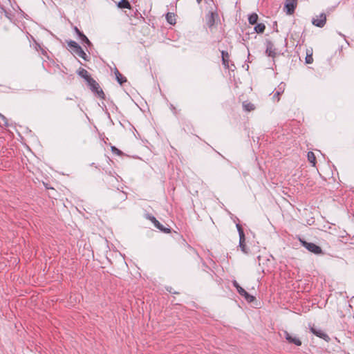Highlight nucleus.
I'll list each match as a JSON object with an SVG mask.
<instances>
[{"mask_svg": "<svg viewBox=\"0 0 354 354\" xmlns=\"http://www.w3.org/2000/svg\"><path fill=\"white\" fill-rule=\"evenodd\" d=\"M68 46L71 49L72 53L77 55L84 60H87V55L82 47L75 41H67Z\"/></svg>", "mask_w": 354, "mask_h": 354, "instance_id": "obj_1", "label": "nucleus"}, {"mask_svg": "<svg viewBox=\"0 0 354 354\" xmlns=\"http://www.w3.org/2000/svg\"><path fill=\"white\" fill-rule=\"evenodd\" d=\"M300 242H301V245L305 248H306L309 252H310L313 254H323V251L319 245H317L313 243H309V242H307V241L301 240V239H300Z\"/></svg>", "mask_w": 354, "mask_h": 354, "instance_id": "obj_2", "label": "nucleus"}, {"mask_svg": "<svg viewBox=\"0 0 354 354\" xmlns=\"http://www.w3.org/2000/svg\"><path fill=\"white\" fill-rule=\"evenodd\" d=\"M236 227L239 235V247L241 248L242 252L247 254L248 253V249L247 248L245 245V237L243 230L242 229V227L239 224L236 225Z\"/></svg>", "mask_w": 354, "mask_h": 354, "instance_id": "obj_3", "label": "nucleus"}, {"mask_svg": "<svg viewBox=\"0 0 354 354\" xmlns=\"http://www.w3.org/2000/svg\"><path fill=\"white\" fill-rule=\"evenodd\" d=\"M88 84L90 86L91 91L97 93L99 97L102 99L104 98V93L103 91L100 88L98 83L93 78L90 80V81L88 82Z\"/></svg>", "mask_w": 354, "mask_h": 354, "instance_id": "obj_4", "label": "nucleus"}, {"mask_svg": "<svg viewBox=\"0 0 354 354\" xmlns=\"http://www.w3.org/2000/svg\"><path fill=\"white\" fill-rule=\"evenodd\" d=\"M283 334L284 338L288 342V343L294 344L297 346L301 345V341L296 337H292L288 331L283 330Z\"/></svg>", "mask_w": 354, "mask_h": 354, "instance_id": "obj_5", "label": "nucleus"}, {"mask_svg": "<svg viewBox=\"0 0 354 354\" xmlns=\"http://www.w3.org/2000/svg\"><path fill=\"white\" fill-rule=\"evenodd\" d=\"M326 21V15L322 13L319 16H317L316 19H313L312 22L315 26L322 28Z\"/></svg>", "mask_w": 354, "mask_h": 354, "instance_id": "obj_6", "label": "nucleus"}, {"mask_svg": "<svg viewBox=\"0 0 354 354\" xmlns=\"http://www.w3.org/2000/svg\"><path fill=\"white\" fill-rule=\"evenodd\" d=\"M296 6L295 0H286L285 4V8L288 15H292L294 13L295 8Z\"/></svg>", "mask_w": 354, "mask_h": 354, "instance_id": "obj_7", "label": "nucleus"}, {"mask_svg": "<svg viewBox=\"0 0 354 354\" xmlns=\"http://www.w3.org/2000/svg\"><path fill=\"white\" fill-rule=\"evenodd\" d=\"M310 331L316 336H317L326 341H328L330 339L328 335L326 333H325L324 331H322V330H317L314 327H311Z\"/></svg>", "mask_w": 354, "mask_h": 354, "instance_id": "obj_8", "label": "nucleus"}, {"mask_svg": "<svg viewBox=\"0 0 354 354\" xmlns=\"http://www.w3.org/2000/svg\"><path fill=\"white\" fill-rule=\"evenodd\" d=\"M216 17H217V14L213 12H210L206 16V24L209 27L214 26Z\"/></svg>", "mask_w": 354, "mask_h": 354, "instance_id": "obj_9", "label": "nucleus"}, {"mask_svg": "<svg viewBox=\"0 0 354 354\" xmlns=\"http://www.w3.org/2000/svg\"><path fill=\"white\" fill-rule=\"evenodd\" d=\"M74 30L77 33V35L79 36L80 39L85 43L87 46H91V43L89 41V39L86 37V36L83 34L76 26L74 27Z\"/></svg>", "mask_w": 354, "mask_h": 354, "instance_id": "obj_10", "label": "nucleus"}, {"mask_svg": "<svg viewBox=\"0 0 354 354\" xmlns=\"http://www.w3.org/2000/svg\"><path fill=\"white\" fill-rule=\"evenodd\" d=\"M78 75L82 78H84L87 82V83L90 81V80L92 79V77L88 74V71L84 68H81L78 71Z\"/></svg>", "mask_w": 354, "mask_h": 354, "instance_id": "obj_11", "label": "nucleus"}, {"mask_svg": "<svg viewBox=\"0 0 354 354\" xmlns=\"http://www.w3.org/2000/svg\"><path fill=\"white\" fill-rule=\"evenodd\" d=\"M115 75L117 79V81L120 84H122L124 82H127V79L125 77L122 76V75L118 71V69H115Z\"/></svg>", "mask_w": 354, "mask_h": 354, "instance_id": "obj_12", "label": "nucleus"}, {"mask_svg": "<svg viewBox=\"0 0 354 354\" xmlns=\"http://www.w3.org/2000/svg\"><path fill=\"white\" fill-rule=\"evenodd\" d=\"M167 21L171 25L176 24V17L174 13L168 12L166 15Z\"/></svg>", "mask_w": 354, "mask_h": 354, "instance_id": "obj_13", "label": "nucleus"}, {"mask_svg": "<svg viewBox=\"0 0 354 354\" xmlns=\"http://www.w3.org/2000/svg\"><path fill=\"white\" fill-rule=\"evenodd\" d=\"M266 53L270 57H274L275 55L274 49L273 48L272 44L271 43H269L267 46Z\"/></svg>", "mask_w": 354, "mask_h": 354, "instance_id": "obj_14", "label": "nucleus"}, {"mask_svg": "<svg viewBox=\"0 0 354 354\" xmlns=\"http://www.w3.org/2000/svg\"><path fill=\"white\" fill-rule=\"evenodd\" d=\"M154 226L158 228V230H160V231L163 232H165V233H169L170 232V229L168 228V227H165L159 221H158L157 223H156L154 224Z\"/></svg>", "mask_w": 354, "mask_h": 354, "instance_id": "obj_15", "label": "nucleus"}, {"mask_svg": "<svg viewBox=\"0 0 354 354\" xmlns=\"http://www.w3.org/2000/svg\"><path fill=\"white\" fill-rule=\"evenodd\" d=\"M118 7L120 8H129L131 9V5L128 0H121L118 3Z\"/></svg>", "mask_w": 354, "mask_h": 354, "instance_id": "obj_16", "label": "nucleus"}, {"mask_svg": "<svg viewBox=\"0 0 354 354\" xmlns=\"http://www.w3.org/2000/svg\"><path fill=\"white\" fill-rule=\"evenodd\" d=\"M308 161L313 164V166H315L316 158L313 152L309 151L307 154Z\"/></svg>", "mask_w": 354, "mask_h": 354, "instance_id": "obj_17", "label": "nucleus"}, {"mask_svg": "<svg viewBox=\"0 0 354 354\" xmlns=\"http://www.w3.org/2000/svg\"><path fill=\"white\" fill-rule=\"evenodd\" d=\"M257 21H258V15L256 13L251 14L248 17V21L252 25L257 24Z\"/></svg>", "mask_w": 354, "mask_h": 354, "instance_id": "obj_18", "label": "nucleus"}, {"mask_svg": "<svg viewBox=\"0 0 354 354\" xmlns=\"http://www.w3.org/2000/svg\"><path fill=\"white\" fill-rule=\"evenodd\" d=\"M266 29V26L263 24H258L254 27V30L257 33H262Z\"/></svg>", "mask_w": 354, "mask_h": 354, "instance_id": "obj_19", "label": "nucleus"}, {"mask_svg": "<svg viewBox=\"0 0 354 354\" xmlns=\"http://www.w3.org/2000/svg\"><path fill=\"white\" fill-rule=\"evenodd\" d=\"M234 286L236 288L238 292L241 295L243 293H245V290L239 286L236 281H233Z\"/></svg>", "mask_w": 354, "mask_h": 354, "instance_id": "obj_20", "label": "nucleus"}, {"mask_svg": "<svg viewBox=\"0 0 354 354\" xmlns=\"http://www.w3.org/2000/svg\"><path fill=\"white\" fill-rule=\"evenodd\" d=\"M221 55H222V61H223V64L224 65H227L228 64V61H227V58H228V53L224 50H223L221 52Z\"/></svg>", "mask_w": 354, "mask_h": 354, "instance_id": "obj_21", "label": "nucleus"}, {"mask_svg": "<svg viewBox=\"0 0 354 354\" xmlns=\"http://www.w3.org/2000/svg\"><path fill=\"white\" fill-rule=\"evenodd\" d=\"M241 296L244 297L245 299L248 301V302H252L255 297L254 296H252L250 295V294H248L246 291H245V293H243L241 295Z\"/></svg>", "mask_w": 354, "mask_h": 354, "instance_id": "obj_22", "label": "nucleus"}, {"mask_svg": "<svg viewBox=\"0 0 354 354\" xmlns=\"http://www.w3.org/2000/svg\"><path fill=\"white\" fill-rule=\"evenodd\" d=\"M243 106L246 111H250L254 109V106L253 104L248 103V104H243Z\"/></svg>", "mask_w": 354, "mask_h": 354, "instance_id": "obj_23", "label": "nucleus"}, {"mask_svg": "<svg viewBox=\"0 0 354 354\" xmlns=\"http://www.w3.org/2000/svg\"><path fill=\"white\" fill-rule=\"evenodd\" d=\"M0 119L1 120V121H0V123H2L3 125H4V126L8 125V120H7L6 118L1 113H0Z\"/></svg>", "mask_w": 354, "mask_h": 354, "instance_id": "obj_24", "label": "nucleus"}, {"mask_svg": "<svg viewBox=\"0 0 354 354\" xmlns=\"http://www.w3.org/2000/svg\"><path fill=\"white\" fill-rule=\"evenodd\" d=\"M111 151L113 153L115 154H117V155H121L122 153V152L118 149V148H116L115 147H111Z\"/></svg>", "mask_w": 354, "mask_h": 354, "instance_id": "obj_25", "label": "nucleus"}, {"mask_svg": "<svg viewBox=\"0 0 354 354\" xmlns=\"http://www.w3.org/2000/svg\"><path fill=\"white\" fill-rule=\"evenodd\" d=\"M313 57L312 55H307L306 57V62L307 64H311L313 62Z\"/></svg>", "mask_w": 354, "mask_h": 354, "instance_id": "obj_26", "label": "nucleus"}, {"mask_svg": "<svg viewBox=\"0 0 354 354\" xmlns=\"http://www.w3.org/2000/svg\"><path fill=\"white\" fill-rule=\"evenodd\" d=\"M280 93H280L279 91H277V92L274 94V95H273V98H274V99L277 98V101H279V96Z\"/></svg>", "mask_w": 354, "mask_h": 354, "instance_id": "obj_27", "label": "nucleus"}, {"mask_svg": "<svg viewBox=\"0 0 354 354\" xmlns=\"http://www.w3.org/2000/svg\"><path fill=\"white\" fill-rule=\"evenodd\" d=\"M146 217L147 219L150 220L151 221H152L153 220V218H155L153 216H151L150 214H147Z\"/></svg>", "mask_w": 354, "mask_h": 354, "instance_id": "obj_28", "label": "nucleus"}, {"mask_svg": "<svg viewBox=\"0 0 354 354\" xmlns=\"http://www.w3.org/2000/svg\"><path fill=\"white\" fill-rule=\"evenodd\" d=\"M153 220L151 222L153 223V225L158 221L156 218H153Z\"/></svg>", "mask_w": 354, "mask_h": 354, "instance_id": "obj_29", "label": "nucleus"}, {"mask_svg": "<svg viewBox=\"0 0 354 354\" xmlns=\"http://www.w3.org/2000/svg\"><path fill=\"white\" fill-rule=\"evenodd\" d=\"M202 0H196L197 3H200L201 2Z\"/></svg>", "mask_w": 354, "mask_h": 354, "instance_id": "obj_30", "label": "nucleus"}]
</instances>
